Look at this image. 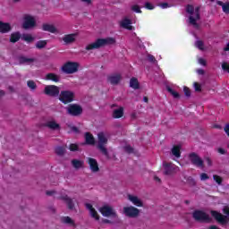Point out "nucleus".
Returning <instances> with one entry per match:
<instances>
[{"mask_svg": "<svg viewBox=\"0 0 229 229\" xmlns=\"http://www.w3.org/2000/svg\"><path fill=\"white\" fill-rule=\"evenodd\" d=\"M98 212L103 216V217H109V219H104L103 223H106L107 225H114V223H117L119 221V215H117V211L114 210V208L106 204L98 208Z\"/></svg>", "mask_w": 229, "mask_h": 229, "instance_id": "1", "label": "nucleus"}, {"mask_svg": "<svg viewBox=\"0 0 229 229\" xmlns=\"http://www.w3.org/2000/svg\"><path fill=\"white\" fill-rule=\"evenodd\" d=\"M109 139L110 135H108V132L100 131L97 134V148L104 157H106V158H110L108 148H106Z\"/></svg>", "mask_w": 229, "mask_h": 229, "instance_id": "2", "label": "nucleus"}, {"mask_svg": "<svg viewBox=\"0 0 229 229\" xmlns=\"http://www.w3.org/2000/svg\"><path fill=\"white\" fill-rule=\"evenodd\" d=\"M115 44L114 38H98L95 42L86 46L87 51H92V49H99V47H105V46H114Z\"/></svg>", "mask_w": 229, "mask_h": 229, "instance_id": "3", "label": "nucleus"}, {"mask_svg": "<svg viewBox=\"0 0 229 229\" xmlns=\"http://www.w3.org/2000/svg\"><path fill=\"white\" fill-rule=\"evenodd\" d=\"M21 28L23 30H33L37 28V18L31 14H23L21 17Z\"/></svg>", "mask_w": 229, "mask_h": 229, "instance_id": "4", "label": "nucleus"}, {"mask_svg": "<svg viewBox=\"0 0 229 229\" xmlns=\"http://www.w3.org/2000/svg\"><path fill=\"white\" fill-rule=\"evenodd\" d=\"M186 12L190 15V24H191V26H194V28H198V21H199V7H196L194 9V6L188 5L186 8Z\"/></svg>", "mask_w": 229, "mask_h": 229, "instance_id": "5", "label": "nucleus"}, {"mask_svg": "<svg viewBox=\"0 0 229 229\" xmlns=\"http://www.w3.org/2000/svg\"><path fill=\"white\" fill-rule=\"evenodd\" d=\"M80 69V64L76 62H67L64 64L61 71L64 72L65 74H74L76 72Z\"/></svg>", "mask_w": 229, "mask_h": 229, "instance_id": "6", "label": "nucleus"}, {"mask_svg": "<svg viewBox=\"0 0 229 229\" xmlns=\"http://www.w3.org/2000/svg\"><path fill=\"white\" fill-rule=\"evenodd\" d=\"M123 214L126 216V217L135 219L140 216V209L133 206H127L123 208Z\"/></svg>", "mask_w": 229, "mask_h": 229, "instance_id": "7", "label": "nucleus"}, {"mask_svg": "<svg viewBox=\"0 0 229 229\" xmlns=\"http://www.w3.org/2000/svg\"><path fill=\"white\" fill-rule=\"evenodd\" d=\"M192 216L195 221H199L200 223H210V221H212L210 216H208V214L201 210L194 211Z\"/></svg>", "mask_w": 229, "mask_h": 229, "instance_id": "8", "label": "nucleus"}, {"mask_svg": "<svg viewBox=\"0 0 229 229\" xmlns=\"http://www.w3.org/2000/svg\"><path fill=\"white\" fill-rule=\"evenodd\" d=\"M59 101L64 103V105H67V103H72V101H74V92L70 90L61 91L59 95Z\"/></svg>", "mask_w": 229, "mask_h": 229, "instance_id": "9", "label": "nucleus"}, {"mask_svg": "<svg viewBox=\"0 0 229 229\" xmlns=\"http://www.w3.org/2000/svg\"><path fill=\"white\" fill-rule=\"evenodd\" d=\"M66 111L69 115L78 117V115H81L83 113V108H81V106L80 105L72 104L66 107Z\"/></svg>", "mask_w": 229, "mask_h": 229, "instance_id": "10", "label": "nucleus"}, {"mask_svg": "<svg viewBox=\"0 0 229 229\" xmlns=\"http://www.w3.org/2000/svg\"><path fill=\"white\" fill-rule=\"evenodd\" d=\"M127 199L128 201H130V203L134 205V207H138L140 208H142V207H144V201L142 200V199L135 194H128Z\"/></svg>", "mask_w": 229, "mask_h": 229, "instance_id": "11", "label": "nucleus"}, {"mask_svg": "<svg viewBox=\"0 0 229 229\" xmlns=\"http://www.w3.org/2000/svg\"><path fill=\"white\" fill-rule=\"evenodd\" d=\"M189 158L193 165L200 167V169H203V167H205V165L203 164V159H201L198 154L192 152L189 155Z\"/></svg>", "mask_w": 229, "mask_h": 229, "instance_id": "12", "label": "nucleus"}, {"mask_svg": "<svg viewBox=\"0 0 229 229\" xmlns=\"http://www.w3.org/2000/svg\"><path fill=\"white\" fill-rule=\"evenodd\" d=\"M44 92L47 96L55 98L60 94V88L55 85H48L45 87Z\"/></svg>", "mask_w": 229, "mask_h": 229, "instance_id": "13", "label": "nucleus"}, {"mask_svg": "<svg viewBox=\"0 0 229 229\" xmlns=\"http://www.w3.org/2000/svg\"><path fill=\"white\" fill-rule=\"evenodd\" d=\"M85 207H86L87 210H89V216H90V217H92V219H94L95 221H99V219H101L99 213H98V210H96V208H94V206H92V204L86 203Z\"/></svg>", "mask_w": 229, "mask_h": 229, "instance_id": "14", "label": "nucleus"}, {"mask_svg": "<svg viewBox=\"0 0 229 229\" xmlns=\"http://www.w3.org/2000/svg\"><path fill=\"white\" fill-rule=\"evenodd\" d=\"M163 167L165 169V174H173L180 171V168L172 163H165L163 164Z\"/></svg>", "mask_w": 229, "mask_h": 229, "instance_id": "15", "label": "nucleus"}, {"mask_svg": "<svg viewBox=\"0 0 229 229\" xmlns=\"http://www.w3.org/2000/svg\"><path fill=\"white\" fill-rule=\"evenodd\" d=\"M121 80H123L121 73H111L107 76V82L111 85H118Z\"/></svg>", "mask_w": 229, "mask_h": 229, "instance_id": "16", "label": "nucleus"}, {"mask_svg": "<svg viewBox=\"0 0 229 229\" xmlns=\"http://www.w3.org/2000/svg\"><path fill=\"white\" fill-rule=\"evenodd\" d=\"M87 162L91 173H99V164L98 163V160L92 157H87Z\"/></svg>", "mask_w": 229, "mask_h": 229, "instance_id": "17", "label": "nucleus"}, {"mask_svg": "<svg viewBox=\"0 0 229 229\" xmlns=\"http://www.w3.org/2000/svg\"><path fill=\"white\" fill-rule=\"evenodd\" d=\"M58 199L64 201V203H66L70 210H72V208H74V202L72 201V199L67 196V194L62 193L61 196L58 198Z\"/></svg>", "mask_w": 229, "mask_h": 229, "instance_id": "18", "label": "nucleus"}, {"mask_svg": "<svg viewBox=\"0 0 229 229\" xmlns=\"http://www.w3.org/2000/svg\"><path fill=\"white\" fill-rule=\"evenodd\" d=\"M211 215L218 223H220V225H226L228 223V217L221 215V213L211 211Z\"/></svg>", "mask_w": 229, "mask_h": 229, "instance_id": "19", "label": "nucleus"}, {"mask_svg": "<svg viewBox=\"0 0 229 229\" xmlns=\"http://www.w3.org/2000/svg\"><path fill=\"white\" fill-rule=\"evenodd\" d=\"M77 37H78V34H75V33L67 34L62 38V40L66 46H69V44H73V42H76Z\"/></svg>", "mask_w": 229, "mask_h": 229, "instance_id": "20", "label": "nucleus"}, {"mask_svg": "<svg viewBox=\"0 0 229 229\" xmlns=\"http://www.w3.org/2000/svg\"><path fill=\"white\" fill-rule=\"evenodd\" d=\"M42 30H43V31H48V33H55V34L60 33V31L56 28V26H55V24H51V23L43 24Z\"/></svg>", "mask_w": 229, "mask_h": 229, "instance_id": "21", "label": "nucleus"}, {"mask_svg": "<svg viewBox=\"0 0 229 229\" xmlns=\"http://www.w3.org/2000/svg\"><path fill=\"white\" fill-rule=\"evenodd\" d=\"M61 223H63V225H67V226H70L71 228H76V222L71 216H62Z\"/></svg>", "mask_w": 229, "mask_h": 229, "instance_id": "22", "label": "nucleus"}, {"mask_svg": "<svg viewBox=\"0 0 229 229\" xmlns=\"http://www.w3.org/2000/svg\"><path fill=\"white\" fill-rule=\"evenodd\" d=\"M120 26L122 28H124V30H129L131 31L133 30V26H131V21L128 18H124L123 20L121 21Z\"/></svg>", "mask_w": 229, "mask_h": 229, "instance_id": "23", "label": "nucleus"}, {"mask_svg": "<svg viewBox=\"0 0 229 229\" xmlns=\"http://www.w3.org/2000/svg\"><path fill=\"white\" fill-rule=\"evenodd\" d=\"M124 115V107L120 106L113 111L114 119H121Z\"/></svg>", "mask_w": 229, "mask_h": 229, "instance_id": "24", "label": "nucleus"}, {"mask_svg": "<svg viewBox=\"0 0 229 229\" xmlns=\"http://www.w3.org/2000/svg\"><path fill=\"white\" fill-rule=\"evenodd\" d=\"M45 80L50 81H55V83H58L60 81V75L56 73H47L45 76Z\"/></svg>", "mask_w": 229, "mask_h": 229, "instance_id": "25", "label": "nucleus"}, {"mask_svg": "<svg viewBox=\"0 0 229 229\" xmlns=\"http://www.w3.org/2000/svg\"><path fill=\"white\" fill-rule=\"evenodd\" d=\"M12 31V25L0 21V33H8Z\"/></svg>", "mask_w": 229, "mask_h": 229, "instance_id": "26", "label": "nucleus"}, {"mask_svg": "<svg viewBox=\"0 0 229 229\" xmlns=\"http://www.w3.org/2000/svg\"><path fill=\"white\" fill-rule=\"evenodd\" d=\"M182 146L176 145L172 148L171 153L175 158H180L182 157Z\"/></svg>", "mask_w": 229, "mask_h": 229, "instance_id": "27", "label": "nucleus"}, {"mask_svg": "<svg viewBox=\"0 0 229 229\" xmlns=\"http://www.w3.org/2000/svg\"><path fill=\"white\" fill-rule=\"evenodd\" d=\"M85 140H86V144H89V146H94V144H96V139L89 132H87L85 134Z\"/></svg>", "mask_w": 229, "mask_h": 229, "instance_id": "28", "label": "nucleus"}, {"mask_svg": "<svg viewBox=\"0 0 229 229\" xmlns=\"http://www.w3.org/2000/svg\"><path fill=\"white\" fill-rule=\"evenodd\" d=\"M47 126L50 130H60V124L58 123H56V121H55V120L48 121L47 123Z\"/></svg>", "mask_w": 229, "mask_h": 229, "instance_id": "29", "label": "nucleus"}, {"mask_svg": "<svg viewBox=\"0 0 229 229\" xmlns=\"http://www.w3.org/2000/svg\"><path fill=\"white\" fill-rule=\"evenodd\" d=\"M21 40H24L27 44H31V42H35V37L31 34H22Z\"/></svg>", "mask_w": 229, "mask_h": 229, "instance_id": "30", "label": "nucleus"}, {"mask_svg": "<svg viewBox=\"0 0 229 229\" xmlns=\"http://www.w3.org/2000/svg\"><path fill=\"white\" fill-rule=\"evenodd\" d=\"M21 40V32H13L11 34L10 42L15 44V42H19Z\"/></svg>", "mask_w": 229, "mask_h": 229, "instance_id": "31", "label": "nucleus"}, {"mask_svg": "<svg viewBox=\"0 0 229 229\" xmlns=\"http://www.w3.org/2000/svg\"><path fill=\"white\" fill-rule=\"evenodd\" d=\"M130 87L137 90L140 89L139 80L137 78H131L130 81Z\"/></svg>", "mask_w": 229, "mask_h": 229, "instance_id": "32", "label": "nucleus"}, {"mask_svg": "<svg viewBox=\"0 0 229 229\" xmlns=\"http://www.w3.org/2000/svg\"><path fill=\"white\" fill-rule=\"evenodd\" d=\"M219 6H222V10L225 13H229V2L223 3L221 1L216 2Z\"/></svg>", "mask_w": 229, "mask_h": 229, "instance_id": "33", "label": "nucleus"}, {"mask_svg": "<svg viewBox=\"0 0 229 229\" xmlns=\"http://www.w3.org/2000/svg\"><path fill=\"white\" fill-rule=\"evenodd\" d=\"M19 62H20V64H33V62H35V59L34 58L21 56V57L19 58Z\"/></svg>", "mask_w": 229, "mask_h": 229, "instance_id": "34", "label": "nucleus"}, {"mask_svg": "<svg viewBox=\"0 0 229 229\" xmlns=\"http://www.w3.org/2000/svg\"><path fill=\"white\" fill-rule=\"evenodd\" d=\"M72 165L75 169H80L83 167V161L78 160V159H73L72 160Z\"/></svg>", "mask_w": 229, "mask_h": 229, "instance_id": "35", "label": "nucleus"}, {"mask_svg": "<svg viewBox=\"0 0 229 229\" xmlns=\"http://www.w3.org/2000/svg\"><path fill=\"white\" fill-rule=\"evenodd\" d=\"M47 46V41L46 40H39L36 43L37 49H44Z\"/></svg>", "mask_w": 229, "mask_h": 229, "instance_id": "36", "label": "nucleus"}, {"mask_svg": "<svg viewBox=\"0 0 229 229\" xmlns=\"http://www.w3.org/2000/svg\"><path fill=\"white\" fill-rule=\"evenodd\" d=\"M166 90L169 91V93L175 98L176 99H178V98H180V94L178 92H176L174 89H171V87H167Z\"/></svg>", "mask_w": 229, "mask_h": 229, "instance_id": "37", "label": "nucleus"}, {"mask_svg": "<svg viewBox=\"0 0 229 229\" xmlns=\"http://www.w3.org/2000/svg\"><path fill=\"white\" fill-rule=\"evenodd\" d=\"M27 85L30 90H35V89H37V83H35L33 81H28Z\"/></svg>", "mask_w": 229, "mask_h": 229, "instance_id": "38", "label": "nucleus"}, {"mask_svg": "<svg viewBox=\"0 0 229 229\" xmlns=\"http://www.w3.org/2000/svg\"><path fill=\"white\" fill-rule=\"evenodd\" d=\"M195 46L196 47H198V49H200V51H203L205 49V45L203 44V41H197L195 42Z\"/></svg>", "mask_w": 229, "mask_h": 229, "instance_id": "39", "label": "nucleus"}, {"mask_svg": "<svg viewBox=\"0 0 229 229\" xmlns=\"http://www.w3.org/2000/svg\"><path fill=\"white\" fill-rule=\"evenodd\" d=\"M55 153L57 155H64V153H65V148H64V147H57L55 148Z\"/></svg>", "mask_w": 229, "mask_h": 229, "instance_id": "40", "label": "nucleus"}, {"mask_svg": "<svg viewBox=\"0 0 229 229\" xmlns=\"http://www.w3.org/2000/svg\"><path fill=\"white\" fill-rule=\"evenodd\" d=\"M213 180H215V182L218 185H221V183H223V178H221V176H219V175H213Z\"/></svg>", "mask_w": 229, "mask_h": 229, "instance_id": "41", "label": "nucleus"}, {"mask_svg": "<svg viewBox=\"0 0 229 229\" xmlns=\"http://www.w3.org/2000/svg\"><path fill=\"white\" fill-rule=\"evenodd\" d=\"M183 92L186 98H191V89H189V88H187L186 86H184L183 88Z\"/></svg>", "mask_w": 229, "mask_h": 229, "instance_id": "42", "label": "nucleus"}, {"mask_svg": "<svg viewBox=\"0 0 229 229\" xmlns=\"http://www.w3.org/2000/svg\"><path fill=\"white\" fill-rule=\"evenodd\" d=\"M193 87H194L196 92H201V85H199V83L194 82Z\"/></svg>", "mask_w": 229, "mask_h": 229, "instance_id": "43", "label": "nucleus"}, {"mask_svg": "<svg viewBox=\"0 0 229 229\" xmlns=\"http://www.w3.org/2000/svg\"><path fill=\"white\" fill-rule=\"evenodd\" d=\"M222 69H223V71H226V72H229V64L228 63H223L222 64Z\"/></svg>", "mask_w": 229, "mask_h": 229, "instance_id": "44", "label": "nucleus"}, {"mask_svg": "<svg viewBox=\"0 0 229 229\" xmlns=\"http://www.w3.org/2000/svg\"><path fill=\"white\" fill-rule=\"evenodd\" d=\"M208 174H207L206 173H202L200 174V180L201 182H205V180H208Z\"/></svg>", "mask_w": 229, "mask_h": 229, "instance_id": "45", "label": "nucleus"}, {"mask_svg": "<svg viewBox=\"0 0 229 229\" xmlns=\"http://www.w3.org/2000/svg\"><path fill=\"white\" fill-rule=\"evenodd\" d=\"M70 151H78V145L77 144H71L69 147Z\"/></svg>", "mask_w": 229, "mask_h": 229, "instance_id": "46", "label": "nucleus"}, {"mask_svg": "<svg viewBox=\"0 0 229 229\" xmlns=\"http://www.w3.org/2000/svg\"><path fill=\"white\" fill-rule=\"evenodd\" d=\"M131 10L136 13H140V7H139V5H132Z\"/></svg>", "mask_w": 229, "mask_h": 229, "instance_id": "47", "label": "nucleus"}, {"mask_svg": "<svg viewBox=\"0 0 229 229\" xmlns=\"http://www.w3.org/2000/svg\"><path fill=\"white\" fill-rule=\"evenodd\" d=\"M145 8H147V10H153L155 8V6H153V4H151L149 3H146Z\"/></svg>", "mask_w": 229, "mask_h": 229, "instance_id": "48", "label": "nucleus"}, {"mask_svg": "<svg viewBox=\"0 0 229 229\" xmlns=\"http://www.w3.org/2000/svg\"><path fill=\"white\" fill-rule=\"evenodd\" d=\"M124 150L126 151V153H133V148L130 146L124 147Z\"/></svg>", "mask_w": 229, "mask_h": 229, "instance_id": "49", "label": "nucleus"}, {"mask_svg": "<svg viewBox=\"0 0 229 229\" xmlns=\"http://www.w3.org/2000/svg\"><path fill=\"white\" fill-rule=\"evenodd\" d=\"M217 152L220 154V155H226V150L223 148H217Z\"/></svg>", "mask_w": 229, "mask_h": 229, "instance_id": "50", "label": "nucleus"}, {"mask_svg": "<svg viewBox=\"0 0 229 229\" xmlns=\"http://www.w3.org/2000/svg\"><path fill=\"white\" fill-rule=\"evenodd\" d=\"M159 6L163 10H165V8H169V4H167V3L159 4Z\"/></svg>", "mask_w": 229, "mask_h": 229, "instance_id": "51", "label": "nucleus"}, {"mask_svg": "<svg viewBox=\"0 0 229 229\" xmlns=\"http://www.w3.org/2000/svg\"><path fill=\"white\" fill-rule=\"evenodd\" d=\"M205 162L209 167L212 166V159L210 157H206Z\"/></svg>", "mask_w": 229, "mask_h": 229, "instance_id": "52", "label": "nucleus"}, {"mask_svg": "<svg viewBox=\"0 0 229 229\" xmlns=\"http://www.w3.org/2000/svg\"><path fill=\"white\" fill-rule=\"evenodd\" d=\"M198 62L200 65H207V61L203 58H199Z\"/></svg>", "mask_w": 229, "mask_h": 229, "instance_id": "53", "label": "nucleus"}, {"mask_svg": "<svg viewBox=\"0 0 229 229\" xmlns=\"http://www.w3.org/2000/svg\"><path fill=\"white\" fill-rule=\"evenodd\" d=\"M46 194H47V196H55V194H56V191H47Z\"/></svg>", "mask_w": 229, "mask_h": 229, "instance_id": "54", "label": "nucleus"}, {"mask_svg": "<svg viewBox=\"0 0 229 229\" xmlns=\"http://www.w3.org/2000/svg\"><path fill=\"white\" fill-rule=\"evenodd\" d=\"M224 131H225L226 135L229 137V124H226L225 126Z\"/></svg>", "mask_w": 229, "mask_h": 229, "instance_id": "55", "label": "nucleus"}, {"mask_svg": "<svg viewBox=\"0 0 229 229\" xmlns=\"http://www.w3.org/2000/svg\"><path fill=\"white\" fill-rule=\"evenodd\" d=\"M223 212L224 214H225L226 216H229V208L228 207H225L223 208Z\"/></svg>", "mask_w": 229, "mask_h": 229, "instance_id": "56", "label": "nucleus"}, {"mask_svg": "<svg viewBox=\"0 0 229 229\" xmlns=\"http://www.w3.org/2000/svg\"><path fill=\"white\" fill-rule=\"evenodd\" d=\"M131 119H132V120L137 119V113H135V112L131 113Z\"/></svg>", "mask_w": 229, "mask_h": 229, "instance_id": "57", "label": "nucleus"}, {"mask_svg": "<svg viewBox=\"0 0 229 229\" xmlns=\"http://www.w3.org/2000/svg\"><path fill=\"white\" fill-rule=\"evenodd\" d=\"M82 3H86V4H91L92 1L91 0H81Z\"/></svg>", "mask_w": 229, "mask_h": 229, "instance_id": "58", "label": "nucleus"}, {"mask_svg": "<svg viewBox=\"0 0 229 229\" xmlns=\"http://www.w3.org/2000/svg\"><path fill=\"white\" fill-rule=\"evenodd\" d=\"M148 60L149 62H154L155 61V57L153 55H148Z\"/></svg>", "mask_w": 229, "mask_h": 229, "instance_id": "59", "label": "nucleus"}, {"mask_svg": "<svg viewBox=\"0 0 229 229\" xmlns=\"http://www.w3.org/2000/svg\"><path fill=\"white\" fill-rule=\"evenodd\" d=\"M198 74H205V71L203 69H199L197 71Z\"/></svg>", "mask_w": 229, "mask_h": 229, "instance_id": "60", "label": "nucleus"}, {"mask_svg": "<svg viewBox=\"0 0 229 229\" xmlns=\"http://www.w3.org/2000/svg\"><path fill=\"white\" fill-rule=\"evenodd\" d=\"M154 180L155 182H157L158 183H160V179L158 178V176H154Z\"/></svg>", "mask_w": 229, "mask_h": 229, "instance_id": "61", "label": "nucleus"}, {"mask_svg": "<svg viewBox=\"0 0 229 229\" xmlns=\"http://www.w3.org/2000/svg\"><path fill=\"white\" fill-rule=\"evenodd\" d=\"M224 51H229V43L224 47Z\"/></svg>", "mask_w": 229, "mask_h": 229, "instance_id": "62", "label": "nucleus"}, {"mask_svg": "<svg viewBox=\"0 0 229 229\" xmlns=\"http://www.w3.org/2000/svg\"><path fill=\"white\" fill-rule=\"evenodd\" d=\"M72 131L77 132V131H78V128H76V127H72Z\"/></svg>", "mask_w": 229, "mask_h": 229, "instance_id": "63", "label": "nucleus"}, {"mask_svg": "<svg viewBox=\"0 0 229 229\" xmlns=\"http://www.w3.org/2000/svg\"><path fill=\"white\" fill-rule=\"evenodd\" d=\"M143 101H144V103H148V97H144Z\"/></svg>", "mask_w": 229, "mask_h": 229, "instance_id": "64", "label": "nucleus"}]
</instances>
